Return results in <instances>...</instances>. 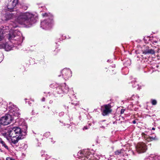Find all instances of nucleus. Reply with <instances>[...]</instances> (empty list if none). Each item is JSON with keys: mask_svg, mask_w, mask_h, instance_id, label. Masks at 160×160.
Masks as SVG:
<instances>
[{"mask_svg": "<svg viewBox=\"0 0 160 160\" xmlns=\"http://www.w3.org/2000/svg\"><path fill=\"white\" fill-rule=\"evenodd\" d=\"M15 18L17 23L23 25L26 27H29L36 22V16L30 12H7L2 16L3 20H8Z\"/></svg>", "mask_w": 160, "mask_h": 160, "instance_id": "f257e3e1", "label": "nucleus"}, {"mask_svg": "<svg viewBox=\"0 0 160 160\" xmlns=\"http://www.w3.org/2000/svg\"><path fill=\"white\" fill-rule=\"evenodd\" d=\"M18 26L17 23L12 22L9 26L2 27L0 29V41L3 38V34L5 32H9L8 39L14 44H19L22 41V34L21 32L16 29Z\"/></svg>", "mask_w": 160, "mask_h": 160, "instance_id": "f03ea898", "label": "nucleus"}, {"mask_svg": "<svg viewBox=\"0 0 160 160\" xmlns=\"http://www.w3.org/2000/svg\"><path fill=\"white\" fill-rule=\"evenodd\" d=\"M7 108L9 109V114L2 117L0 119V123L3 125H7L10 123L14 118L12 117L13 116L17 117L18 115V108L12 103L10 102L5 106L3 110H6Z\"/></svg>", "mask_w": 160, "mask_h": 160, "instance_id": "7ed1b4c3", "label": "nucleus"}, {"mask_svg": "<svg viewBox=\"0 0 160 160\" xmlns=\"http://www.w3.org/2000/svg\"><path fill=\"white\" fill-rule=\"evenodd\" d=\"M2 134L8 139L10 137L22 135L21 129L18 127H10L7 129V132H4Z\"/></svg>", "mask_w": 160, "mask_h": 160, "instance_id": "20e7f679", "label": "nucleus"}, {"mask_svg": "<svg viewBox=\"0 0 160 160\" xmlns=\"http://www.w3.org/2000/svg\"><path fill=\"white\" fill-rule=\"evenodd\" d=\"M42 16L43 17H47V18L41 22V27L45 30L49 29L53 24L52 17L50 14L48 15L46 13L43 14Z\"/></svg>", "mask_w": 160, "mask_h": 160, "instance_id": "39448f33", "label": "nucleus"}, {"mask_svg": "<svg viewBox=\"0 0 160 160\" xmlns=\"http://www.w3.org/2000/svg\"><path fill=\"white\" fill-rule=\"evenodd\" d=\"M87 155L85 157H82V155L80 156V158L78 160H98L99 158V155L94 153L93 154H90L89 152H87Z\"/></svg>", "mask_w": 160, "mask_h": 160, "instance_id": "423d86ee", "label": "nucleus"}, {"mask_svg": "<svg viewBox=\"0 0 160 160\" xmlns=\"http://www.w3.org/2000/svg\"><path fill=\"white\" fill-rule=\"evenodd\" d=\"M111 106L109 104H106L101 107L102 114L103 116H105L110 113L111 111Z\"/></svg>", "mask_w": 160, "mask_h": 160, "instance_id": "0eeeda50", "label": "nucleus"}, {"mask_svg": "<svg viewBox=\"0 0 160 160\" xmlns=\"http://www.w3.org/2000/svg\"><path fill=\"white\" fill-rule=\"evenodd\" d=\"M147 149L146 145L143 142L139 143L136 146V150L138 153L145 152Z\"/></svg>", "mask_w": 160, "mask_h": 160, "instance_id": "6e6552de", "label": "nucleus"}, {"mask_svg": "<svg viewBox=\"0 0 160 160\" xmlns=\"http://www.w3.org/2000/svg\"><path fill=\"white\" fill-rule=\"evenodd\" d=\"M61 73L62 74V77L64 79L66 80L72 76L71 72L69 68H64L61 71Z\"/></svg>", "mask_w": 160, "mask_h": 160, "instance_id": "1a4fd4ad", "label": "nucleus"}, {"mask_svg": "<svg viewBox=\"0 0 160 160\" xmlns=\"http://www.w3.org/2000/svg\"><path fill=\"white\" fill-rule=\"evenodd\" d=\"M58 92V93H67L68 91L69 88L66 86V83L62 84L57 88Z\"/></svg>", "mask_w": 160, "mask_h": 160, "instance_id": "9d476101", "label": "nucleus"}, {"mask_svg": "<svg viewBox=\"0 0 160 160\" xmlns=\"http://www.w3.org/2000/svg\"><path fill=\"white\" fill-rule=\"evenodd\" d=\"M11 138L10 143L12 145L17 144L18 141L23 138L22 135H15V136L9 137Z\"/></svg>", "mask_w": 160, "mask_h": 160, "instance_id": "9b49d317", "label": "nucleus"}, {"mask_svg": "<svg viewBox=\"0 0 160 160\" xmlns=\"http://www.w3.org/2000/svg\"><path fill=\"white\" fill-rule=\"evenodd\" d=\"M18 0H8L7 8L8 10L11 12L17 4Z\"/></svg>", "mask_w": 160, "mask_h": 160, "instance_id": "f8f14e48", "label": "nucleus"}, {"mask_svg": "<svg viewBox=\"0 0 160 160\" xmlns=\"http://www.w3.org/2000/svg\"><path fill=\"white\" fill-rule=\"evenodd\" d=\"M0 48H4L6 51H9L12 49L13 46L9 44V43H6L0 45Z\"/></svg>", "mask_w": 160, "mask_h": 160, "instance_id": "ddd939ff", "label": "nucleus"}, {"mask_svg": "<svg viewBox=\"0 0 160 160\" xmlns=\"http://www.w3.org/2000/svg\"><path fill=\"white\" fill-rule=\"evenodd\" d=\"M146 160H160V156L151 155Z\"/></svg>", "mask_w": 160, "mask_h": 160, "instance_id": "4468645a", "label": "nucleus"}, {"mask_svg": "<svg viewBox=\"0 0 160 160\" xmlns=\"http://www.w3.org/2000/svg\"><path fill=\"white\" fill-rule=\"evenodd\" d=\"M143 53L145 54H154L155 51L152 49H147L143 52Z\"/></svg>", "mask_w": 160, "mask_h": 160, "instance_id": "2eb2a0df", "label": "nucleus"}, {"mask_svg": "<svg viewBox=\"0 0 160 160\" xmlns=\"http://www.w3.org/2000/svg\"><path fill=\"white\" fill-rule=\"evenodd\" d=\"M124 152V150L123 149L118 150L115 152V155H122L123 154Z\"/></svg>", "mask_w": 160, "mask_h": 160, "instance_id": "dca6fc26", "label": "nucleus"}, {"mask_svg": "<svg viewBox=\"0 0 160 160\" xmlns=\"http://www.w3.org/2000/svg\"><path fill=\"white\" fill-rule=\"evenodd\" d=\"M145 138L148 142H150L154 140L157 139L156 136H155L154 137L146 136V137H145Z\"/></svg>", "mask_w": 160, "mask_h": 160, "instance_id": "f3484780", "label": "nucleus"}, {"mask_svg": "<svg viewBox=\"0 0 160 160\" xmlns=\"http://www.w3.org/2000/svg\"><path fill=\"white\" fill-rule=\"evenodd\" d=\"M1 143L2 144V146L4 147L7 150L9 149L8 146L6 145L5 142L3 141H2Z\"/></svg>", "mask_w": 160, "mask_h": 160, "instance_id": "a211bd4d", "label": "nucleus"}, {"mask_svg": "<svg viewBox=\"0 0 160 160\" xmlns=\"http://www.w3.org/2000/svg\"><path fill=\"white\" fill-rule=\"evenodd\" d=\"M134 85H132V86L133 87H137V86H138V84L137 83V82H134ZM137 88L139 89H140V88H139L138 87Z\"/></svg>", "mask_w": 160, "mask_h": 160, "instance_id": "6ab92c4d", "label": "nucleus"}, {"mask_svg": "<svg viewBox=\"0 0 160 160\" xmlns=\"http://www.w3.org/2000/svg\"><path fill=\"white\" fill-rule=\"evenodd\" d=\"M152 103L153 105H155L157 103V101L155 100H152Z\"/></svg>", "mask_w": 160, "mask_h": 160, "instance_id": "aec40b11", "label": "nucleus"}, {"mask_svg": "<svg viewBox=\"0 0 160 160\" xmlns=\"http://www.w3.org/2000/svg\"><path fill=\"white\" fill-rule=\"evenodd\" d=\"M89 128L88 127V126H84L83 128V130H86V129H87Z\"/></svg>", "mask_w": 160, "mask_h": 160, "instance_id": "412c9836", "label": "nucleus"}, {"mask_svg": "<svg viewBox=\"0 0 160 160\" xmlns=\"http://www.w3.org/2000/svg\"><path fill=\"white\" fill-rule=\"evenodd\" d=\"M7 160H12V158L10 157H7L6 158Z\"/></svg>", "mask_w": 160, "mask_h": 160, "instance_id": "4be33fe9", "label": "nucleus"}, {"mask_svg": "<svg viewBox=\"0 0 160 160\" xmlns=\"http://www.w3.org/2000/svg\"><path fill=\"white\" fill-rule=\"evenodd\" d=\"M125 110L124 109H122L121 111V114H122L124 112Z\"/></svg>", "mask_w": 160, "mask_h": 160, "instance_id": "5701e85b", "label": "nucleus"}, {"mask_svg": "<svg viewBox=\"0 0 160 160\" xmlns=\"http://www.w3.org/2000/svg\"><path fill=\"white\" fill-rule=\"evenodd\" d=\"M45 100V98H42V101H44Z\"/></svg>", "mask_w": 160, "mask_h": 160, "instance_id": "b1692460", "label": "nucleus"}, {"mask_svg": "<svg viewBox=\"0 0 160 160\" xmlns=\"http://www.w3.org/2000/svg\"><path fill=\"white\" fill-rule=\"evenodd\" d=\"M81 153H83V152H78V155L79 156V154H81Z\"/></svg>", "mask_w": 160, "mask_h": 160, "instance_id": "393cba45", "label": "nucleus"}, {"mask_svg": "<svg viewBox=\"0 0 160 160\" xmlns=\"http://www.w3.org/2000/svg\"><path fill=\"white\" fill-rule=\"evenodd\" d=\"M2 139L0 138V143H1V142L2 141Z\"/></svg>", "mask_w": 160, "mask_h": 160, "instance_id": "a878e982", "label": "nucleus"}, {"mask_svg": "<svg viewBox=\"0 0 160 160\" xmlns=\"http://www.w3.org/2000/svg\"><path fill=\"white\" fill-rule=\"evenodd\" d=\"M155 128H152V130H155Z\"/></svg>", "mask_w": 160, "mask_h": 160, "instance_id": "bb28decb", "label": "nucleus"}, {"mask_svg": "<svg viewBox=\"0 0 160 160\" xmlns=\"http://www.w3.org/2000/svg\"><path fill=\"white\" fill-rule=\"evenodd\" d=\"M1 124L0 123V130H1Z\"/></svg>", "mask_w": 160, "mask_h": 160, "instance_id": "cd10ccee", "label": "nucleus"}, {"mask_svg": "<svg viewBox=\"0 0 160 160\" xmlns=\"http://www.w3.org/2000/svg\"><path fill=\"white\" fill-rule=\"evenodd\" d=\"M27 9V7H25V8H24V9L26 10Z\"/></svg>", "mask_w": 160, "mask_h": 160, "instance_id": "c85d7f7f", "label": "nucleus"}, {"mask_svg": "<svg viewBox=\"0 0 160 160\" xmlns=\"http://www.w3.org/2000/svg\"><path fill=\"white\" fill-rule=\"evenodd\" d=\"M51 160H57L54 158H52Z\"/></svg>", "mask_w": 160, "mask_h": 160, "instance_id": "c756f323", "label": "nucleus"}, {"mask_svg": "<svg viewBox=\"0 0 160 160\" xmlns=\"http://www.w3.org/2000/svg\"><path fill=\"white\" fill-rule=\"evenodd\" d=\"M133 123H135V121H133Z\"/></svg>", "mask_w": 160, "mask_h": 160, "instance_id": "7c9ffc66", "label": "nucleus"}, {"mask_svg": "<svg viewBox=\"0 0 160 160\" xmlns=\"http://www.w3.org/2000/svg\"><path fill=\"white\" fill-rule=\"evenodd\" d=\"M0 151H1V152H2V149H0Z\"/></svg>", "mask_w": 160, "mask_h": 160, "instance_id": "2f4dec72", "label": "nucleus"}, {"mask_svg": "<svg viewBox=\"0 0 160 160\" xmlns=\"http://www.w3.org/2000/svg\"><path fill=\"white\" fill-rule=\"evenodd\" d=\"M12 160H14V159H13L12 158Z\"/></svg>", "mask_w": 160, "mask_h": 160, "instance_id": "473e14b6", "label": "nucleus"}, {"mask_svg": "<svg viewBox=\"0 0 160 160\" xmlns=\"http://www.w3.org/2000/svg\"><path fill=\"white\" fill-rule=\"evenodd\" d=\"M3 103H5V102H3ZM5 104H6V103H5Z\"/></svg>", "mask_w": 160, "mask_h": 160, "instance_id": "72a5a7b5", "label": "nucleus"}]
</instances>
